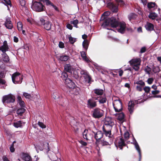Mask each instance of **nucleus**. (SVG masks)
<instances>
[{
	"instance_id": "obj_1",
	"label": "nucleus",
	"mask_w": 161,
	"mask_h": 161,
	"mask_svg": "<svg viewBox=\"0 0 161 161\" xmlns=\"http://www.w3.org/2000/svg\"><path fill=\"white\" fill-rule=\"evenodd\" d=\"M119 26V28L116 29L121 34H124L126 31V24L124 22H119L118 19L114 17H111L110 19H107L102 25V26L104 28L109 26L113 28H116Z\"/></svg>"
},
{
	"instance_id": "obj_2",
	"label": "nucleus",
	"mask_w": 161,
	"mask_h": 161,
	"mask_svg": "<svg viewBox=\"0 0 161 161\" xmlns=\"http://www.w3.org/2000/svg\"><path fill=\"white\" fill-rule=\"evenodd\" d=\"M31 8L36 12H41L44 11L45 7L44 5L40 1L32 0Z\"/></svg>"
},
{
	"instance_id": "obj_3",
	"label": "nucleus",
	"mask_w": 161,
	"mask_h": 161,
	"mask_svg": "<svg viewBox=\"0 0 161 161\" xmlns=\"http://www.w3.org/2000/svg\"><path fill=\"white\" fill-rule=\"evenodd\" d=\"M99 97H96L95 94L92 95V98L89 99L87 102L88 107L90 109L93 108L97 106V101L95 100H98Z\"/></svg>"
},
{
	"instance_id": "obj_4",
	"label": "nucleus",
	"mask_w": 161,
	"mask_h": 161,
	"mask_svg": "<svg viewBox=\"0 0 161 161\" xmlns=\"http://www.w3.org/2000/svg\"><path fill=\"white\" fill-rule=\"evenodd\" d=\"M15 96L10 93L4 96L3 97L2 102L4 105L13 103L15 102Z\"/></svg>"
},
{
	"instance_id": "obj_5",
	"label": "nucleus",
	"mask_w": 161,
	"mask_h": 161,
	"mask_svg": "<svg viewBox=\"0 0 161 161\" xmlns=\"http://www.w3.org/2000/svg\"><path fill=\"white\" fill-rule=\"evenodd\" d=\"M104 112L101 109L96 108L94 109L91 112L92 116L95 119H99L103 115Z\"/></svg>"
},
{
	"instance_id": "obj_6",
	"label": "nucleus",
	"mask_w": 161,
	"mask_h": 161,
	"mask_svg": "<svg viewBox=\"0 0 161 161\" xmlns=\"http://www.w3.org/2000/svg\"><path fill=\"white\" fill-rule=\"evenodd\" d=\"M144 101L142 100L139 99L137 100H135L134 101H130L129 102L128 110L129 111L130 113L131 114L134 109L135 105L136 104H138L140 103H142Z\"/></svg>"
},
{
	"instance_id": "obj_7",
	"label": "nucleus",
	"mask_w": 161,
	"mask_h": 161,
	"mask_svg": "<svg viewBox=\"0 0 161 161\" xmlns=\"http://www.w3.org/2000/svg\"><path fill=\"white\" fill-rule=\"evenodd\" d=\"M104 3L107 5V7L114 13H117L118 11V6L114 3L107 0H103Z\"/></svg>"
},
{
	"instance_id": "obj_8",
	"label": "nucleus",
	"mask_w": 161,
	"mask_h": 161,
	"mask_svg": "<svg viewBox=\"0 0 161 161\" xmlns=\"http://www.w3.org/2000/svg\"><path fill=\"white\" fill-rule=\"evenodd\" d=\"M104 3L107 5V7L114 13H117L118 11V6L114 3L107 0H103Z\"/></svg>"
},
{
	"instance_id": "obj_9",
	"label": "nucleus",
	"mask_w": 161,
	"mask_h": 161,
	"mask_svg": "<svg viewBox=\"0 0 161 161\" xmlns=\"http://www.w3.org/2000/svg\"><path fill=\"white\" fill-rule=\"evenodd\" d=\"M115 145L117 149L119 148V150H122L123 147L126 146L124 139L120 137L116 140L115 142Z\"/></svg>"
},
{
	"instance_id": "obj_10",
	"label": "nucleus",
	"mask_w": 161,
	"mask_h": 161,
	"mask_svg": "<svg viewBox=\"0 0 161 161\" xmlns=\"http://www.w3.org/2000/svg\"><path fill=\"white\" fill-rule=\"evenodd\" d=\"M134 85L136 91L141 92L145 85V83L142 80H139L134 81Z\"/></svg>"
},
{
	"instance_id": "obj_11",
	"label": "nucleus",
	"mask_w": 161,
	"mask_h": 161,
	"mask_svg": "<svg viewBox=\"0 0 161 161\" xmlns=\"http://www.w3.org/2000/svg\"><path fill=\"white\" fill-rule=\"evenodd\" d=\"M113 106L116 112H119L122 111V103L120 101L118 100L115 103H113Z\"/></svg>"
},
{
	"instance_id": "obj_12",
	"label": "nucleus",
	"mask_w": 161,
	"mask_h": 161,
	"mask_svg": "<svg viewBox=\"0 0 161 161\" xmlns=\"http://www.w3.org/2000/svg\"><path fill=\"white\" fill-rule=\"evenodd\" d=\"M92 132L94 134V138L97 141L101 139L103 136V134L101 131H98L96 132L92 131Z\"/></svg>"
},
{
	"instance_id": "obj_13",
	"label": "nucleus",
	"mask_w": 161,
	"mask_h": 161,
	"mask_svg": "<svg viewBox=\"0 0 161 161\" xmlns=\"http://www.w3.org/2000/svg\"><path fill=\"white\" fill-rule=\"evenodd\" d=\"M4 25L7 29H11L13 27V24L10 20V18L9 17H6Z\"/></svg>"
},
{
	"instance_id": "obj_14",
	"label": "nucleus",
	"mask_w": 161,
	"mask_h": 161,
	"mask_svg": "<svg viewBox=\"0 0 161 161\" xmlns=\"http://www.w3.org/2000/svg\"><path fill=\"white\" fill-rule=\"evenodd\" d=\"M103 134H104L106 136L108 137V138L109 139V141L110 142V143L112 142L114 138V136L111 134V131L107 130H103Z\"/></svg>"
},
{
	"instance_id": "obj_15",
	"label": "nucleus",
	"mask_w": 161,
	"mask_h": 161,
	"mask_svg": "<svg viewBox=\"0 0 161 161\" xmlns=\"http://www.w3.org/2000/svg\"><path fill=\"white\" fill-rule=\"evenodd\" d=\"M65 85L69 88V89L75 87V84L69 78H67L65 81Z\"/></svg>"
},
{
	"instance_id": "obj_16",
	"label": "nucleus",
	"mask_w": 161,
	"mask_h": 161,
	"mask_svg": "<svg viewBox=\"0 0 161 161\" xmlns=\"http://www.w3.org/2000/svg\"><path fill=\"white\" fill-rule=\"evenodd\" d=\"M65 71L72 74L74 70V68L70 64H65L64 66Z\"/></svg>"
},
{
	"instance_id": "obj_17",
	"label": "nucleus",
	"mask_w": 161,
	"mask_h": 161,
	"mask_svg": "<svg viewBox=\"0 0 161 161\" xmlns=\"http://www.w3.org/2000/svg\"><path fill=\"white\" fill-rule=\"evenodd\" d=\"M79 88H75L74 87L68 89L69 93L70 94H73L77 95L79 93Z\"/></svg>"
},
{
	"instance_id": "obj_18",
	"label": "nucleus",
	"mask_w": 161,
	"mask_h": 161,
	"mask_svg": "<svg viewBox=\"0 0 161 161\" xmlns=\"http://www.w3.org/2000/svg\"><path fill=\"white\" fill-rule=\"evenodd\" d=\"M94 94L96 97L101 96L103 95L104 92V91L103 89L96 88L93 90ZM94 94V93H93Z\"/></svg>"
},
{
	"instance_id": "obj_19",
	"label": "nucleus",
	"mask_w": 161,
	"mask_h": 161,
	"mask_svg": "<svg viewBox=\"0 0 161 161\" xmlns=\"http://www.w3.org/2000/svg\"><path fill=\"white\" fill-rule=\"evenodd\" d=\"M21 158L22 159L25 161H30L31 160V157L30 155L24 152L22 153Z\"/></svg>"
},
{
	"instance_id": "obj_20",
	"label": "nucleus",
	"mask_w": 161,
	"mask_h": 161,
	"mask_svg": "<svg viewBox=\"0 0 161 161\" xmlns=\"http://www.w3.org/2000/svg\"><path fill=\"white\" fill-rule=\"evenodd\" d=\"M110 14L109 11L105 12L102 14V17L100 19V20H103V23L105 22V21L108 19H110L111 18H107V16H108Z\"/></svg>"
},
{
	"instance_id": "obj_21",
	"label": "nucleus",
	"mask_w": 161,
	"mask_h": 161,
	"mask_svg": "<svg viewBox=\"0 0 161 161\" xmlns=\"http://www.w3.org/2000/svg\"><path fill=\"white\" fill-rule=\"evenodd\" d=\"M104 125H114V123L111 118L107 117L105 120Z\"/></svg>"
},
{
	"instance_id": "obj_22",
	"label": "nucleus",
	"mask_w": 161,
	"mask_h": 161,
	"mask_svg": "<svg viewBox=\"0 0 161 161\" xmlns=\"http://www.w3.org/2000/svg\"><path fill=\"white\" fill-rule=\"evenodd\" d=\"M146 30L148 31H152L153 30L154 26L152 23L147 22L145 25Z\"/></svg>"
},
{
	"instance_id": "obj_23",
	"label": "nucleus",
	"mask_w": 161,
	"mask_h": 161,
	"mask_svg": "<svg viewBox=\"0 0 161 161\" xmlns=\"http://www.w3.org/2000/svg\"><path fill=\"white\" fill-rule=\"evenodd\" d=\"M20 75V73L17 72L13 74L12 76V80L13 82L15 84V82L16 81L15 80L18 79V77H19V75Z\"/></svg>"
},
{
	"instance_id": "obj_24",
	"label": "nucleus",
	"mask_w": 161,
	"mask_h": 161,
	"mask_svg": "<svg viewBox=\"0 0 161 161\" xmlns=\"http://www.w3.org/2000/svg\"><path fill=\"white\" fill-rule=\"evenodd\" d=\"M69 58V56L64 54L60 56L58 59L61 61H66Z\"/></svg>"
},
{
	"instance_id": "obj_25",
	"label": "nucleus",
	"mask_w": 161,
	"mask_h": 161,
	"mask_svg": "<svg viewBox=\"0 0 161 161\" xmlns=\"http://www.w3.org/2000/svg\"><path fill=\"white\" fill-rule=\"evenodd\" d=\"M85 79V81L86 83H90L91 82V78L89 75L88 72L87 74L83 76Z\"/></svg>"
},
{
	"instance_id": "obj_26",
	"label": "nucleus",
	"mask_w": 161,
	"mask_h": 161,
	"mask_svg": "<svg viewBox=\"0 0 161 161\" xmlns=\"http://www.w3.org/2000/svg\"><path fill=\"white\" fill-rule=\"evenodd\" d=\"M157 7V6L156 5V4L155 3L151 2L148 3L147 4V7L150 9L152 8H153V9L156 8Z\"/></svg>"
},
{
	"instance_id": "obj_27",
	"label": "nucleus",
	"mask_w": 161,
	"mask_h": 161,
	"mask_svg": "<svg viewBox=\"0 0 161 161\" xmlns=\"http://www.w3.org/2000/svg\"><path fill=\"white\" fill-rule=\"evenodd\" d=\"M44 28L47 31L50 30L51 29V23L49 21H46L43 25Z\"/></svg>"
},
{
	"instance_id": "obj_28",
	"label": "nucleus",
	"mask_w": 161,
	"mask_h": 161,
	"mask_svg": "<svg viewBox=\"0 0 161 161\" xmlns=\"http://www.w3.org/2000/svg\"><path fill=\"white\" fill-rule=\"evenodd\" d=\"M137 17L136 14L134 13H131L128 16L129 20L131 21L132 20L135 19Z\"/></svg>"
},
{
	"instance_id": "obj_29",
	"label": "nucleus",
	"mask_w": 161,
	"mask_h": 161,
	"mask_svg": "<svg viewBox=\"0 0 161 161\" xmlns=\"http://www.w3.org/2000/svg\"><path fill=\"white\" fill-rule=\"evenodd\" d=\"M8 47L7 45L3 44L0 47V50H1L3 53H5L6 52L8 51Z\"/></svg>"
},
{
	"instance_id": "obj_30",
	"label": "nucleus",
	"mask_w": 161,
	"mask_h": 161,
	"mask_svg": "<svg viewBox=\"0 0 161 161\" xmlns=\"http://www.w3.org/2000/svg\"><path fill=\"white\" fill-rule=\"evenodd\" d=\"M140 59L139 58L133 59L129 61L130 64H140Z\"/></svg>"
},
{
	"instance_id": "obj_31",
	"label": "nucleus",
	"mask_w": 161,
	"mask_h": 161,
	"mask_svg": "<svg viewBox=\"0 0 161 161\" xmlns=\"http://www.w3.org/2000/svg\"><path fill=\"white\" fill-rule=\"evenodd\" d=\"M113 125H104L102 127L103 130L111 131Z\"/></svg>"
},
{
	"instance_id": "obj_32",
	"label": "nucleus",
	"mask_w": 161,
	"mask_h": 161,
	"mask_svg": "<svg viewBox=\"0 0 161 161\" xmlns=\"http://www.w3.org/2000/svg\"><path fill=\"white\" fill-rule=\"evenodd\" d=\"M89 46L87 40H84L82 42V46L85 51H86Z\"/></svg>"
},
{
	"instance_id": "obj_33",
	"label": "nucleus",
	"mask_w": 161,
	"mask_h": 161,
	"mask_svg": "<svg viewBox=\"0 0 161 161\" xmlns=\"http://www.w3.org/2000/svg\"><path fill=\"white\" fill-rule=\"evenodd\" d=\"M115 115L118 116V119L120 121H122L124 119L125 115L123 113L119 114H116Z\"/></svg>"
},
{
	"instance_id": "obj_34",
	"label": "nucleus",
	"mask_w": 161,
	"mask_h": 161,
	"mask_svg": "<svg viewBox=\"0 0 161 161\" xmlns=\"http://www.w3.org/2000/svg\"><path fill=\"white\" fill-rule=\"evenodd\" d=\"M99 97L98 98V101L100 104H103L106 103L107 101V98L105 97H102L101 96H99Z\"/></svg>"
},
{
	"instance_id": "obj_35",
	"label": "nucleus",
	"mask_w": 161,
	"mask_h": 161,
	"mask_svg": "<svg viewBox=\"0 0 161 161\" xmlns=\"http://www.w3.org/2000/svg\"><path fill=\"white\" fill-rule=\"evenodd\" d=\"M25 111V109L24 108H21L17 110L16 112L18 115L21 116Z\"/></svg>"
},
{
	"instance_id": "obj_36",
	"label": "nucleus",
	"mask_w": 161,
	"mask_h": 161,
	"mask_svg": "<svg viewBox=\"0 0 161 161\" xmlns=\"http://www.w3.org/2000/svg\"><path fill=\"white\" fill-rule=\"evenodd\" d=\"M157 17V14L154 12H150L148 17L149 18L154 19Z\"/></svg>"
},
{
	"instance_id": "obj_37",
	"label": "nucleus",
	"mask_w": 161,
	"mask_h": 161,
	"mask_svg": "<svg viewBox=\"0 0 161 161\" xmlns=\"http://www.w3.org/2000/svg\"><path fill=\"white\" fill-rule=\"evenodd\" d=\"M22 122L21 120H19L14 123V126L16 128L20 127L22 126Z\"/></svg>"
},
{
	"instance_id": "obj_38",
	"label": "nucleus",
	"mask_w": 161,
	"mask_h": 161,
	"mask_svg": "<svg viewBox=\"0 0 161 161\" xmlns=\"http://www.w3.org/2000/svg\"><path fill=\"white\" fill-rule=\"evenodd\" d=\"M3 57V60L5 62H8L9 61V58L7 54L5 53L2 54Z\"/></svg>"
},
{
	"instance_id": "obj_39",
	"label": "nucleus",
	"mask_w": 161,
	"mask_h": 161,
	"mask_svg": "<svg viewBox=\"0 0 161 161\" xmlns=\"http://www.w3.org/2000/svg\"><path fill=\"white\" fill-rule=\"evenodd\" d=\"M152 71L154 73H158L160 71V69L159 67L158 66H153L152 68Z\"/></svg>"
},
{
	"instance_id": "obj_40",
	"label": "nucleus",
	"mask_w": 161,
	"mask_h": 161,
	"mask_svg": "<svg viewBox=\"0 0 161 161\" xmlns=\"http://www.w3.org/2000/svg\"><path fill=\"white\" fill-rule=\"evenodd\" d=\"M133 139L134 140L133 142H134V144L136 150H137V151H140V149L139 146L134 137H133Z\"/></svg>"
},
{
	"instance_id": "obj_41",
	"label": "nucleus",
	"mask_w": 161,
	"mask_h": 161,
	"mask_svg": "<svg viewBox=\"0 0 161 161\" xmlns=\"http://www.w3.org/2000/svg\"><path fill=\"white\" fill-rule=\"evenodd\" d=\"M68 38L69 41L71 44H74L76 41V38L72 37L70 35L69 36Z\"/></svg>"
},
{
	"instance_id": "obj_42",
	"label": "nucleus",
	"mask_w": 161,
	"mask_h": 161,
	"mask_svg": "<svg viewBox=\"0 0 161 161\" xmlns=\"http://www.w3.org/2000/svg\"><path fill=\"white\" fill-rule=\"evenodd\" d=\"M79 21L77 19H75L73 21H71L70 22V23L71 24H73L74 25V26L76 28H78V27L77 24L78 23Z\"/></svg>"
},
{
	"instance_id": "obj_43",
	"label": "nucleus",
	"mask_w": 161,
	"mask_h": 161,
	"mask_svg": "<svg viewBox=\"0 0 161 161\" xmlns=\"http://www.w3.org/2000/svg\"><path fill=\"white\" fill-rule=\"evenodd\" d=\"M68 76L66 72H64L61 74V77L63 80H64L65 81V79H67V78H68Z\"/></svg>"
},
{
	"instance_id": "obj_44",
	"label": "nucleus",
	"mask_w": 161,
	"mask_h": 161,
	"mask_svg": "<svg viewBox=\"0 0 161 161\" xmlns=\"http://www.w3.org/2000/svg\"><path fill=\"white\" fill-rule=\"evenodd\" d=\"M140 64H131L133 66V68L136 71H138L139 69Z\"/></svg>"
},
{
	"instance_id": "obj_45",
	"label": "nucleus",
	"mask_w": 161,
	"mask_h": 161,
	"mask_svg": "<svg viewBox=\"0 0 161 161\" xmlns=\"http://www.w3.org/2000/svg\"><path fill=\"white\" fill-rule=\"evenodd\" d=\"M18 29L19 31L22 30V25L20 22H18L17 24Z\"/></svg>"
},
{
	"instance_id": "obj_46",
	"label": "nucleus",
	"mask_w": 161,
	"mask_h": 161,
	"mask_svg": "<svg viewBox=\"0 0 161 161\" xmlns=\"http://www.w3.org/2000/svg\"><path fill=\"white\" fill-rule=\"evenodd\" d=\"M52 97L55 99H57L59 97V94L57 92H54L52 95Z\"/></svg>"
},
{
	"instance_id": "obj_47",
	"label": "nucleus",
	"mask_w": 161,
	"mask_h": 161,
	"mask_svg": "<svg viewBox=\"0 0 161 161\" xmlns=\"http://www.w3.org/2000/svg\"><path fill=\"white\" fill-rule=\"evenodd\" d=\"M20 8L23 11V12H24L25 13H26V14L28 13V10L27 8L25 6V5L21 7H20Z\"/></svg>"
},
{
	"instance_id": "obj_48",
	"label": "nucleus",
	"mask_w": 161,
	"mask_h": 161,
	"mask_svg": "<svg viewBox=\"0 0 161 161\" xmlns=\"http://www.w3.org/2000/svg\"><path fill=\"white\" fill-rule=\"evenodd\" d=\"M145 72L147 74L150 75V72L151 70V69L148 67V66H147L145 68Z\"/></svg>"
},
{
	"instance_id": "obj_49",
	"label": "nucleus",
	"mask_w": 161,
	"mask_h": 161,
	"mask_svg": "<svg viewBox=\"0 0 161 161\" xmlns=\"http://www.w3.org/2000/svg\"><path fill=\"white\" fill-rule=\"evenodd\" d=\"M38 124L39 126L42 129L45 128L46 127V125H44L42 122L38 121Z\"/></svg>"
},
{
	"instance_id": "obj_50",
	"label": "nucleus",
	"mask_w": 161,
	"mask_h": 161,
	"mask_svg": "<svg viewBox=\"0 0 161 161\" xmlns=\"http://www.w3.org/2000/svg\"><path fill=\"white\" fill-rule=\"evenodd\" d=\"M112 143V142L110 143H110H109L106 141L103 140L102 142V144L103 146L110 145V144H111Z\"/></svg>"
},
{
	"instance_id": "obj_51",
	"label": "nucleus",
	"mask_w": 161,
	"mask_h": 161,
	"mask_svg": "<svg viewBox=\"0 0 161 161\" xmlns=\"http://www.w3.org/2000/svg\"><path fill=\"white\" fill-rule=\"evenodd\" d=\"M23 95L26 98L30 99L31 97V95L29 94L26 93L25 92H24L23 93Z\"/></svg>"
},
{
	"instance_id": "obj_52",
	"label": "nucleus",
	"mask_w": 161,
	"mask_h": 161,
	"mask_svg": "<svg viewBox=\"0 0 161 161\" xmlns=\"http://www.w3.org/2000/svg\"><path fill=\"white\" fill-rule=\"evenodd\" d=\"M73 77L75 79H76L77 80L79 78V76L78 74V73L76 71H73Z\"/></svg>"
},
{
	"instance_id": "obj_53",
	"label": "nucleus",
	"mask_w": 161,
	"mask_h": 161,
	"mask_svg": "<svg viewBox=\"0 0 161 161\" xmlns=\"http://www.w3.org/2000/svg\"><path fill=\"white\" fill-rule=\"evenodd\" d=\"M115 1L120 4V5L123 6L125 4L124 1L123 0H115Z\"/></svg>"
},
{
	"instance_id": "obj_54",
	"label": "nucleus",
	"mask_w": 161,
	"mask_h": 161,
	"mask_svg": "<svg viewBox=\"0 0 161 161\" xmlns=\"http://www.w3.org/2000/svg\"><path fill=\"white\" fill-rule=\"evenodd\" d=\"M86 131L85 130L84 132L83 133V138L86 139L87 140H89V139L88 138L87 136V135L86 133Z\"/></svg>"
},
{
	"instance_id": "obj_55",
	"label": "nucleus",
	"mask_w": 161,
	"mask_h": 161,
	"mask_svg": "<svg viewBox=\"0 0 161 161\" xmlns=\"http://www.w3.org/2000/svg\"><path fill=\"white\" fill-rule=\"evenodd\" d=\"M19 4L21 6L20 7H21L25 5V1L24 0H19Z\"/></svg>"
},
{
	"instance_id": "obj_56",
	"label": "nucleus",
	"mask_w": 161,
	"mask_h": 161,
	"mask_svg": "<svg viewBox=\"0 0 161 161\" xmlns=\"http://www.w3.org/2000/svg\"><path fill=\"white\" fill-rule=\"evenodd\" d=\"M150 87L149 86H145L143 89L145 92L148 93L150 91Z\"/></svg>"
},
{
	"instance_id": "obj_57",
	"label": "nucleus",
	"mask_w": 161,
	"mask_h": 161,
	"mask_svg": "<svg viewBox=\"0 0 161 161\" xmlns=\"http://www.w3.org/2000/svg\"><path fill=\"white\" fill-rule=\"evenodd\" d=\"M18 103H19L20 106L22 107V108L25 107V103L23 100L18 102Z\"/></svg>"
},
{
	"instance_id": "obj_58",
	"label": "nucleus",
	"mask_w": 161,
	"mask_h": 161,
	"mask_svg": "<svg viewBox=\"0 0 161 161\" xmlns=\"http://www.w3.org/2000/svg\"><path fill=\"white\" fill-rule=\"evenodd\" d=\"M81 56L82 58H85L86 56V54L85 51H82L80 52Z\"/></svg>"
},
{
	"instance_id": "obj_59",
	"label": "nucleus",
	"mask_w": 161,
	"mask_h": 161,
	"mask_svg": "<svg viewBox=\"0 0 161 161\" xmlns=\"http://www.w3.org/2000/svg\"><path fill=\"white\" fill-rule=\"evenodd\" d=\"M130 134L128 132H125L124 134V137L125 139H127L129 137Z\"/></svg>"
},
{
	"instance_id": "obj_60",
	"label": "nucleus",
	"mask_w": 161,
	"mask_h": 161,
	"mask_svg": "<svg viewBox=\"0 0 161 161\" xmlns=\"http://www.w3.org/2000/svg\"><path fill=\"white\" fill-rule=\"evenodd\" d=\"M146 47H144L141 48L140 53H144L146 51Z\"/></svg>"
},
{
	"instance_id": "obj_61",
	"label": "nucleus",
	"mask_w": 161,
	"mask_h": 161,
	"mask_svg": "<svg viewBox=\"0 0 161 161\" xmlns=\"http://www.w3.org/2000/svg\"><path fill=\"white\" fill-rule=\"evenodd\" d=\"M44 2L47 5H50L51 6L53 4L49 0H45Z\"/></svg>"
},
{
	"instance_id": "obj_62",
	"label": "nucleus",
	"mask_w": 161,
	"mask_h": 161,
	"mask_svg": "<svg viewBox=\"0 0 161 161\" xmlns=\"http://www.w3.org/2000/svg\"><path fill=\"white\" fill-rule=\"evenodd\" d=\"M153 81V80L152 78H149L147 80V82L148 84H152Z\"/></svg>"
},
{
	"instance_id": "obj_63",
	"label": "nucleus",
	"mask_w": 161,
	"mask_h": 161,
	"mask_svg": "<svg viewBox=\"0 0 161 161\" xmlns=\"http://www.w3.org/2000/svg\"><path fill=\"white\" fill-rule=\"evenodd\" d=\"M66 27L69 29L71 30L72 29L73 26L71 23H68L66 25Z\"/></svg>"
},
{
	"instance_id": "obj_64",
	"label": "nucleus",
	"mask_w": 161,
	"mask_h": 161,
	"mask_svg": "<svg viewBox=\"0 0 161 161\" xmlns=\"http://www.w3.org/2000/svg\"><path fill=\"white\" fill-rule=\"evenodd\" d=\"M2 159L3 161H10L6 155H4Z\"/></svg>"
}]
</instances>
